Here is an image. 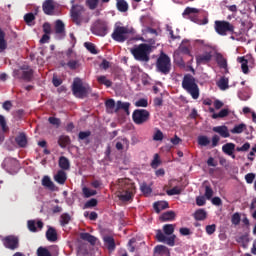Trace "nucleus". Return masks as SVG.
<instances>
[{
  "label": "nucleus",
  "mask_w": 256,
  "mask_h": 256,
  "mask_svg": "<svg viewBox=\"0 0 256 256\" xmlns=\"http://www.w3.org/2000/svg\"><path fill=\"white\" fill-rule=\"evenodd\" d=\"M2 165L7 171H15L16 169H19V161L15 158H6Z\"/></svg>",
  "instance_id": "16"
},
{
  "label": "nucleus",
  "mask_w": 256,
  "mask_h": 256,
  "mask_svg": "<svg viewBox=\"0 0 256 256\" xmlns=\"http://www.w3.org/2000/svg\"><path fill=\"white\" fill-rule=\"evenodd\" d=\"M55 33L56 35H60V37H65V23L61 20L55 22Z\"/></svg>",
  "instance_id": "33"
},
{
  "label": "nucleus",
  "mask_w": 256,
  "mask_h": 256,
  "mask_svg": "<svg viewBox=\"0 0 256 256\" xmlns=\"http://www.w3.org/2000/svg\"><path fill=\"white\" fill-rule=\"evenodd\" d=\"M4 247H6V249H11V251H15V249H19V238H17L16 236L5 237Z\"/></svg>",
  "instance_id": "15"
},
{
  "label": "nucleus",
  "mask_w": 256,
  "mask_h": 256,
  "mask_svg": "<svg viewBox=\"0 0 256 256\" xmlns=\"http://www.w3.org/2000/svg\"><path fill=\"white\" fill-rule=\"evenodd\" d=\"M69 223H71V215H69V213H63L60 216L61 227H66V225H69Z\"/></svg>",
  "instance_id": "48"
},
{
  "label": "nucleus",
  "mask_w": 256,
  "mask_h": 256,
  "mask_svg": "<svg viewBox=\"0 0 256 256\" xmlns=\"http://www.w3.org/2000/svg\"><path fill=\"white\" fill-rule=\"evenodd\" d=\"M166 193L170 197L173 195H181V189H179V187L175 186L174 188L167 190Z\"/></svg>",
  "instance_id": "59"
},
{
  "label": "nucleus",
  "mask_w": 256,
  "mask_h": 256,
  "mask_svg": "<svg viewBox=\"0 0 256 256\" xmlns=\"http://www.w3.org/2000/svg\"><path fill=\"white\" fill-rule=\"evenodd\" d=\"M97 82L100 85H105V87L109 88L113 86V82L109 79H107V76L105 75H101L97 77Z\"/></svg>",
  "instance_id": "43"
},
{
  "label": "nucleus",
  "mask_w": 256,
  "mask_h": 256,
  "mask_svg": "<svg viewBox=\"0 0 256 256\" xmlns=\"http://www.w3.org/2000/svg\"><path fill=\"white\" fill-rule=\"evenodd\" d=\"M232 225H239L241 223V215L239 213H234L232 215Z\"/></svg>",
  "instance_id": "60"
},
{
  "label": "nucleus",
  "mask_w": 256,
  "mask_h": 256,
  "mask_svg": "<svg viewBox=\"0 0 256 256\" xmlns=\"http://www.w3.org/2000/svg\"><path fill=\"white\" fill-rule=\"evenodd\" d=\"M229 115V109H222L219 113H213L212 119H223Z\"/></svg>",
  "instance_id": "51"
},
{
  "label": "nucleus",
  "mask_w": 256,
  "mask_h": 256,
  "mask_svg": "<svg viewBox=\"0 0 256 256\" xmlns=\"http://www.w3.org/2000/svg\"><path fill=\"white\" fill-rule=\"evenodd\" d=\"M16 145L20 147L21 149H25L27 147V135L24 132L19 133V135L15 138Z\"/></svg>",
  "instance_id": "22"
},
{
  "label": "nucleus",
  "mask_w": 256,
  "mask_h": 256,
  "mask_svg": "<svg viewBox=\"0 0 256 256\" xmlns=\"http://www.w3.org/2000/svg\"><path fill=\"white\" fill-rule=\"evenodd\" d=\"M43 225V221L41 220H38L37 222L35 220H28L27 222V227L31 233H37V227L38 229H43Z\"/></svg>",
  "instance_id": "21"
},
{
  "label": "nucleus",
  "mask_w": 256,
  "mask_h": 256,
  "mask_svg": "<svg viewBox=\"0 0 256 256\" xmlns=\"http://www.w3.org/2000/svg\"><path fill=\"white\" fill-rule=\"evenodd\" d=\"M33 73L34 71L29 65H23L20 67V69L13 71V76L16 79H22V81L29 83L33 79Z\"/></svg>",
  "instance_id": "9"
},
{
  "label": "nucleus",
  "mask_w": 256,
  "mask_h": 256,
  "mask_svg": "<svg viewBox=\"0 0 256 256\" xmlns=\"http://www.w3.org/2000/svg\"><path fill=\"white\" fill-rule=\"evenodd\" d=\"M116 7L120 13H126V11H129V4L125 0H116Z\"/></svg>",
  "instance_id": "37"
},
{
  "label": "nucleus",
  "mask_w": 256,
  "mask_h": 256,
  "mask_svg": "<svg viewBox=\"0 0 256 256\" xmlns=\"http://www.w3.org/2000/svg\"><path fill=\"white\" fill-rule=\"evenodd\" d=\"M104 245H106L108 251H115V238L113 236H104L103 237Z\"/></svg>",
  "instance_id": "29"
},
{
  "label": "nucleus",
  "mask_w": 256,
  "mask_h": 256,
  "mask_svg": "<svg viewBox=\"0 0 256 256\" xmlns=\"http://www.w3.org/2000/svg\"><path fill=\"white\" fill-rule=\"evenodd\" d=\"M49 124L54 125L55 127H59L61 125V119L55 117L48 118Z\"/></svg>",
  "instance_id": "62"
},
{
  "label": "nucleus",
  "mask_w": 256,
  "mask_h": 256,
  "mask_svg": "<svg viewBox=\"0 0 256 256\" xmlns=\"http://www.w3.org/2000/svg\"><path fill=\"white\" fill-rule=\"evenodd\" d=\"M151 51H152L151 45L145 44V43L139 44L138 46H134L130 50L134 59L142 63H149L151 59V57L149 56L151 55Z\"/></svg>",
  "instance_id": "3"
},
{
  "label": "nucleus",
  "mask_w": 256,
  "mask_h": 256,
  "mask_svg": "<svg viewBox=\"0 0 256 256\" xmlns=\"http://www.w3.org/2000/svg\"><path fill=\"white\" fill-rule=\"evenodd\" d=\"M175 224H165L163 226V231L157 230L156 231V239L159 243H165L169 247H175V239L177 236L175 233Z\"/></svg>",
  "instance_id": "1"
},
{
  "label": "nucleus",
  "mask_w": 256,
  "mask_h": 256,
  "mask_svg": "<svg viewBox=\"0 0 256 256\" xmlns=\"http://www.w3.org/2000/svg\"><path fill=\"white\" fill-rule=\"evenodd\" d=\"M117 197L120 201L127 202L135 195V185L127 179H119L117 184Z\"/></svg>",
  "instance_id": "2"
},
{
  "label": "nucleus",
  "mask_w": 256,
  "mask_h": 256,
  "mask_svg": "<svg viewBox=\"0 0 256 256\" xmlns=\"http://www.w3.org/2000/svg\"><path fill=\"white\" fill-rule=\"evenodd\" d=\"M154 253L155 255H159V256H170L171 253L169 252V248H167V246H163V245H157L154 248Z\"/></svg>",
  "instance_id": "31"
},
{
  "label": "nucleus",
  "mask_w": 256,
  "mask_h": 256,
  "mask_svg": "<svg viewBox=\"0 0 256 256\" xmlns=\"http://www.w3.org/2000/svg\"><path fill=\"white\" fill-rule=\"evenodd\" d=\"M175 217H177V215L174 211H167L160 216V221L164 223L167 221H174Z\"/></svg>",
  "instance_id": "35"
},
{
  "label": "nucleus",
  "mask_w": 256,
  "mask_h": 256,
  "mask_svg": "<svg viewBox=\"0 0 256 256\" xmlns=\"http://www.w3.org/2000/svg\"><path fill=\"white\" fill-rule=\"evenodd\" d=\"M150 118L151 114L146 109H136L132 113V119L136 125H143V123H147Z\"/></svg>",
  "instance_id": "13"
},
{
  "label": "nucleus",
  "mask_w": 256,
  "mask_h": 256,
  "mask_svg": "<svg viewBox=\"0 0 256 256\" xmlns=\"http://www.w3.org/2000/svg\"><path fill=\"white\" fill-rule=\"evenodd\" d=\"M182 88L191 95L192 99H199V85L195 81V77L191 74H186L182 80Z\"/></svg>",
  "instance_id": "4"
},
{
  "label": "nucleus",
  "mask_w": 256,
  "mask_h": 256,
  "mask_svg": "<svg viewBox=\"0 0 256 256\" xmlns=\"http://www.w3.org/2000/svg\"><path fill=\"white\" fill-rule=\"evenodd\" d=\"M54 180L59 185H65V182L67 181V172L65 170H58L54 176Z\"/></svg>",
  "instance_id": "24"
},
{
  "label": "nucleus",
  "mask_w": 256,
  "mask_h": 256,
  "mask_svg": "<svg viewBox=\"0 0 256 256\" xmlns=\"http://www.w3.org/2000/svg\"><path fill=\"white\" fill-rule=\"evenodd\" d=\"M80 239H82V241H87L90 245H95L97 243V238L88 232L80 233Z\"/></svg>",
  "instance_id": "32"
},
{
  "label": "nucleus",
  "mask_w": 256,
  "mask_h": 256,
  "mask_svg": "<svg viewBox=\"0 0 256 256\" xmlns=\"http://www.w3.org/2000/svg\"><path fill=\"white\" fill-rule=\"evenodd\" d=\"M116 149L117 151H123V149H125V151L129 150V139L127 138H122L120 142L116 143Z\"/></svg>",
  "instance_id": "36"
},
{
  "label": "nucleus",
  "mask_w": 256,
  "mask_h": 256,
  "mask_svg": "<svg viewBox=\"0 0 256 256\" xmlns=\"http://www.w3.org/2000/svg\"><path fill=\"white\" fill-rule=\"evenodd\" d=\"M84 46L86 47V49L88 51H90L92 53V55H97V48H95V44L91 43V42H86L84 44Z\"/></svg>",
  "instance_id": "55"
},
{
  "label": "nucleus",
  "mask_w": 256,
  "mask_h": 256,
  "mask_svg": "<svg viewBox=\"0 0 256 256\" xmlns=\"http://www.w3.org/2000/svg\"><path fill=\"white\" fill-rule=\"evenodd\" d=\"M42 185H43V187L50 189V191H55V184L53 183V181H51V178L49 176L43 177Z\"/></svg>",
  "instance_id": "40"
},
{
  "label": "nucleus",
  "mask_w": 256,
  "mask_h": 256,
  "mask_svg": "<svg viewBox=\"0 0 256 256\" xmlns=\"http://www.w3.org/2000/svg\"><path fill=\"white\" fill-rule=\"evenodd\" d=\"M194 219L196 221H205L207 219V212L204 209H198L194 213Z\"/></svg>",
  "instance_id": "39"
},
{
  "label": "nucleus",
  "mask_w": 256,
  "mask_h": 256,
  "mask_svg": "<svg viewBox=\"0 0 256 256\" xmlns=\"http://www.w3.org/2000/svg\"><path fill=\"white\" fill-rule=\"evenodd\" d=\"M91 32L98 37H105L109 33V26L104 20H96L91 27Z\"/></svg>",
  "instance_id": "12"
},
{
  "label": "nucleus",
  "mask_w": 256,
  "mask_h": 256,
  "mask_svg": "<svg viewBox=\"0 0 256 256\" xmlns=\"http://www.w3.org/2000/svg\"><path fill=\"white\" fill-rule=\"evenodd\" d=\"M154 210L156 213H161L165 209H169V202L167 201H158L153 204Z\"/></svg>",
  "instance_id": "30"
},
{
  "label": "nucleus",
  "mask_w": 256,
  "mask_h": 256,
  "mask_svg": "<svg viewBox=\"0 0 256 256\" xmlns=\"http://www.w3.org/2000/svg\"><path fill=\"white\" fill-rule=\"evenodd\" d=\"M88 137H91V131H81L78 134V139L80 141H85Z\"/></svg>",
  "instance_id": "57"
},
{
  "label": "nucleus",
  "mask_w": 256,
  "mask_h": 256,
  "mask_svg": "<svg viewBox=\"0 0 256 256\" xmlns=\"http://www.w3.org/2000/svg\"><path fill=\"white\" fill-rule=\"evenodd\" d=\"M98 204L99 201L96 198H91L85 202L83 209H93V207H97Z\"/></svg>",
  "instance_id": "50"
},
{
  "label": "nucleus",
  "mask_w": 256,
  "mask_h": 256,
  "mask_svg": "<svg viewBox=\"0 0 256 256\" xmlns=\"http://www.w3.org/2000/svg\"><path fill=\"white\" fill-rule=\"evenodd\" d=\"M191 43L189 40H183L181 45L179 46L180 53H183V55H191Z\"/></svg>",
  "instance_id": "26"
},
{
  "label": "nucleus",
  "mask_w": 256,
  "mask_h": 256,
  "mask_svg": "<svg viewBox=\"0 0 256 256\" xmlns=\"http://www.w3.org/2000/svg\"><path fill=\"white\" fill-rule=\"evenodd\" d=\"M58 165L61 171H69L71 169V162H69V159L65 156H61L58 161Z\"/></svg>",
  "instance_id": "28"
},
{
  "label": "nucleus",
  "mask_w": 256,
  "mask_h": 256,
  "mask_svg": "<svg viewBox=\"0 0 256 256\" xmlns=\"http://www.w3.org/2000/svg\"><path fill=\"white\" fill-rule=\"evenodd\" d=\"M34 20H35V14H33V13H27L24 16V21H25L26 25H33Z\"/></svg>",
  "instance_id": "54"
},
{
  "label": "nucleus",
  "mask_w": 256,
  "mask_h": 256,
  "mask_svg": "<svg viewBox=\"0 0 256 256\" xmlns=\"http://www.w3.org/2000/svg\"><path fill=\"white\" fill-rule=\"evenodd\" d=\"M255 173H248L245 175V181L248 183V185H251L255 181Z\"/></svg>",
  "instance_id": "63"
},
{
  "label": "nucleus",
  "mask_w": 256,
  "mask_h": 256,
  "mask_svg": "<svg viewBox=\"0 0 256 256\" xmlns=\"http://www.w3.org/2000/svg\"><path fill=\"white\" fill-rule=\"evenodd\" d=\"M89 9H91L92 11L97 9V6L99 5V0H87L86 1Z\"/></svg>",
  "instance_id": "61"
},
{
  "label": "nucleus",
  "mask_w": 256,
  "mask_h": 256,
  "mask_svg": "<svg viewBox=\"0 0 256 256\" xmlns=\"http://www.w3.org/2000/svg\"><path fill=\"white\" fill-rule=\"evenodd\" d=\"M161 165V160H159V154L154 155V159L151 162L152 169H157Z\"/></svg>",
  "instance_id": "56"
},
{
  "label": "nucleus",
  "mask_w": 256,
  "mask_h": 256,
  "mask_svg": "<svg viewBox=\"0 0 256 256\" xmlns=\"http://www.w3.org/2000/svg\"><path fill=\"white\" fill-rule=\"evenodd\" d=\"M199 11L200 10L197 8L186 7L182 13V16L190 19V21H192V23H196V25H207V23H209V19L207 17H205L203 20L199 19V16L196 15V13H199Z\"/></svg>",
  "instance_id": "7"
},
{
  "label": "nucleus",
  "mask_w": 256,
  "mask_h": 256,
  "mask_svg": "<svg viewBox=\"0 0 256 256\" xmlns=\"http://www.w3.org/2000/svg\"><path fill=\"white\" fill-rule=\"evenodd\" d=\"M149 101L147 99L142 98L135 102V107H148Z\"/></svg>",
  "instance_id": "58"
},
{
  "label": "nucleus",
  "mask_w": 256,
  "mask_h": 256,
  "mask_svg": "<svg viewBox=\"0 0 256 256\" xmlns=\"http://www.w3.org/2000/svg\"><path fill=\"white\" fill-rule=\"evenodd\" d=\"M205 197L208 200L213 197V189L211 188V186H205Z\"/></svg>",
  "instance_id": "64"
},
{
  "label": "nucleus",
  "mask_w": 256,
  "mask_h": 256,
  "mask_svg": "<svg viewBox=\"0 0 256 256\" xmlns=\"http://www.w3.org/2000/svg\"><path fill=\"white\" fill-rule=\"evenodd\" d=\"M245 129H247V125H245L244 123L235 125L233 129L230 130V132L233 135H239L241 133H243V131H245Z\"/></svg>",
  "instance_id": "47"
},
{
  "label": "nucleus",
  "mask_w": 256,
  "mask_h": 256,
  "mask_svg": "<svg viewBox=\"0 0 256 256\" xmlns=\"http://www.w3.org/2000/svg\"><path fill=\"white\" fill-rule=\"evenodd\" d=\"M70 143H71V138H69V136L61 135L58 138V145L62 149H65V147H67V145H69Z\"/></svg>",
  "instance_id": "42"
},
{
  "label": "nucleus",
  "mask_w": 256,
  "mask_h": 256,
  "mask_svg": "<svg viewBox=\"0 0 256 256\" xmlns=\"http://www.w3.org/2000/svg\"><path fill=\"white\" fill-rule=\"evenodd\" d=\"M156 71L161 75H169L171 73V58L165 53H161L156 61Z\"/></svg>",
  "instance_id": "5"
},
{
  "label": "nucleus",
  "mask_w": 256,
  "mask_h": 256,
  "mask_svg": "<svg viewBox=\"0 0 256 256\" xmlns=\"http://www.w3.org/2000/svg\"><path fill=\"white\" fill-rule=\"evenodd\" d=\"M105 107L108 113H115V109L117 108V105H115V100L114 99L106 100Z\"/></svg>",
  "instance_id": "44"
},
{
  "label": "nucleus",
  "mask_w": 256,
  "mask_h": 256,
  "mask_svg": "<svg viewBox=\"0 0 256 256\" xmlns=\"http://www.w3.org/2000/svg\"><path fill=\"white\" fill-rule=\"evenodd\" d=\"M217 85H218L219 89H221V91H225V90L229 89V78H227L225 76L220 78Z\"/></svg>",
  "instance_id": "46"
},
{
  "label": "nucleus",
  "mask_w": 256,
  "mask_h": 256,
  "mask_svg": "<svg viewBox=\"0 0 256 256\" xmlns=\"http://www.w3.org/2000/svg\"><path fill=\"white\" fill-rule=\"evenodd\" d=\"M77 253L79 256H88L89 245L87 243L80 242L77 248Z\"/></svg>",
  "instance_id": "34"
},
{
  "label": "nucleus",
  "mask_w": 256,
  "mask_h": 256,
  "mask_svg": "<svg viewBox=\"0 0 256 256\" xmlns=\"http://www.w3.org/2000/svg\"><path fill=\"white\" fill-rule=\"evenodd\" d=\"M89 91H91V88L89 86H83V81H81V79H74L72 93L75 97H78V99H85V97L89 95Z\"/></svg>",
  "instance_id": "6"
},
{
  "label": "nucleus",
  "mask_w": 256,
  "mask_h": 256,
  "mask_svg": "<svg viewBox=\"0 0 256 256\" xmlns=\"http://www.w3.org/2000/svg\"><path fill=\"white\" fill-rule=\"evenodd\" d=\"M140 191L145 195V197H149L151 193H153V189H151V186L147 185V183H142L140 185Z\"/></svg>",
  "instance_id": "49"
},
{
  "label": "nucleus",
  "mask_w": 256,
  "mask_h": 256,
  "mask_svg": "<svg viewBox=\"0 0 256 256\" xmlns=\"http://www.w3.org/2000/svg\"><path fill=\"white\" fill-rule=\"evenodd\" d=\"M82 195L85 199H89V197H95V195H97V190H93L84 186L82 188Z\"/></svg>",
  "instance_id": "41"
},
{
  "label": "nucleus",
  "mask_w": 256,
  "mask_h": 256,
  "mask_svg": "<svg viewBox=\"0 0 256 256\" xmlns=\"http://www.w3.org/2000/svg\"><path fill=\"white\" fill-rule=\"evenodd\" d=\"M211 59H213L211 52H205L204 54L196 56V63L197 65H207Z\"/></svg>",
  "instance_id": "17"
},
{
  "label": "nucleus",
  "mask_w": 256,
  "mask_h": 256,
  "mask_svg": "<svg viewBox=\"0 0 256 256\" xmlns=\"http://www.w3.org/2000/svg\"><path fill=\"white\" fill-rule=\"evenodd\" d=\"M37 256H52V255L47 248L40 246L37 249Z\"/></svg>",
  "instance_id": "53"
},
{
  "label": "nucleus",
  "mask_w": 256,
  "mask_h": 256,
  "mask_svg": "<svg viewBox=\"0 0 256 256\" xmlns=\"http://www.w3.org/2000/svg\"><path fill=\"white\" fill-rule=\"evenodd\" d=\"M216 63L220 69H227V59L221 53L216 54Z\"/></svg>",
  "instance_id": "38"
},
{
  "label": "nucleus",
  "mask_w": 256,
  "mask_h": 256,
  "mask_svg": "<svg viewBox=\"0 0 256 256\" xmlns=\"http://www.w3.org/2000/svg\"><path fill=\"white\" fill-rule=\"evenodd\" d=\"M9 131V126H7V121L5 120V116L0 115V143L5 141V136L3 133H7Z\"/></svg>",
  "instance_id": "19"
},
{
  "label": "nucleus",
  "mask_w": 256,
  "mask_h": 256,
  "mask_svg": "<svg viewBox=\"0 0 256 256\" xmlns=\"http://www.w3.org/2000/svg\"><path fill=\"white\" fill-rule=\"evenodd\" d=\"M62 67H69L71 71H75L81 67V62L77 58H69L68 62H61Z\"/></svg>",
  "instance_id": "18"
},
{
  "label": "nucleus",
  "mask_w": 256,
  "mask_h": 256,
  "mask_svg": "<svg viewBox=\"0 0 256 256\" xmlns=\"http://www.w3.org/2000/svg\"><path fill=\"white\" fill-rule=\"evenodd\" d=\"M46 239L50 243H55L57 241V230L54 227L49 226L46 231Z\"/></svg>",
  "instance_id": "27"
},
{
  "label": "nucleus",
  "mask_w": 256,
  "mask_h": 256,
  "mask_svg": "<svg viewBox=\"0 0 256 256\" xmlns=\"http://www.w3.org/2000/svg\"><path fill=\"white\" fill-rule=\"evenodd\" d=\"M7 49V40H5V31L0 28V53Z\"/></svg>",
  "instance_id": "45"
},
{
  "label": "nucleus",
  "mask_w": 256,
  "mask_h": 256,
  "mask_svg": "<svg viewBox=\"0 0 256 256\" xmlns=\"http://www.w3.org/2000/svg\"><path fill=\"white\" fill-rule=\"evenodd\" d=\"M212 131H214V133H218V135L222 136L224 139L231 137L229 128H227L225 125L213 127Z\"/></svg>",
  "instance_id": "20"
},
{
  "label": "nucleus",
  "mask_w": 256,
  "mask_h": 256,
  "mask_svg": "<svg viewBox=\"0 0 256 256\" xmlns=\"http://www.w3.org/2000/svg\"><path fill=\"white\" fill-rule=\"evenodd\" d=\"M214 29L218 35L225 36L227 33H233V31H235V26L229 21L216 20L214 22Z\"/></svg>",
  "instance_id": "11"
},
{
  "label": "nucleus",
  "mask_w": 256,
  "mask_h": 256,
  "mask_svg": "<svg viewBox=\"0 0 256 256\" xmlns=\"http://www.w3.org/2000/svg\"><path fill=\"white\" fill-rule=\"evenodd\" d=\"M42 9L45 15H53V12L55 11V5H53V0H46L42 5Z\"/></svg>",
  "instance_id": "25"
},
{
  "label": "nucleus",
  "mask_w": 256,
  "mask_h": 256,
  "mask_svg": "<svg viewBox=\"0 0 256 256\" xmlns=\"http://www.w3.org/2000/svg\"><path fill=\"white\" fill-rule=\"evenodd\" d=\"M131 31L129 28L125 26H115L113 33L111 34V37L114 41H117V43H125L127 39H129V34Z\"/></svg>",
  "instance_id": "10"
},
{
  "label": "nucleus",
  "mask_w": 256,
  "mask_h": 256,
  "mask_svg": "<svg viewBox=\"0 0 256 256\" xmlns=\"http://www.w3.org/2000/svg\"><path fill=\"white\" fill-rule=\"evenodd\" d=\"M211 140H209V137L207 136H199L198 137V145H200L201 147H207L208 145H210Z\"/></svg>",
  "instance_id": "52"
},
{
  "label": "nucleus",
  "mask_w": 256,
  "mask_h": 256,
  "mask_svg": "<svg viewBox=\"0 0 256 256\" xmlns=\"http://www.w3.org/2000/svg\"><path fill=\"white\" fill-rule=\"evenodd\" d=\"M129 107H131V103L129 102H122L121 100L117 101L116 108L114 110V113H118L119 111L126 112L127 115H129Z\"/></svg>",
  "instance_id": "23"
},
{
  "label": "nucleus",
  "mask_w": 256,
  "mask_h": 256,
  "mask_svg": "<svg viewBox=\"0 0 256 256\" xmlns=\"http://www.w3.org/2000/svg\"><path fill=\"white\" fill-rule=\"evenodd\" d=\"M71 18L73 23H75V25H81L83 19V13H85V8L81 5H73L71 8Z\"/></svg>",
  "instance_id": "14"
},
{
  "label": "nucleus",
  "mask_w": 256,
  "mask_h": 256,
  "mask_svg": "<svg viewBox=\"0 0 256 256\" xmlns=\"http://www.w3.org/2000/svg\"><path fill=\"white\" fill-rule=\"evenodd\" d=\"M251 149V144L249 142L244 143L241 147H236L235 149V143H226L222 146V151L225 153V155H228L229 157H232V159H235V151L238 152H245L249 151Z\"/></svg>",
  "instance_id": "8"
}]
</instances>
